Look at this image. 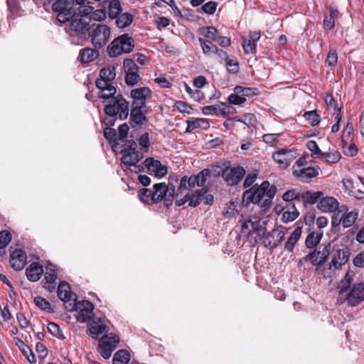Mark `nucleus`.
Segmentation results:
<instances>
[{"label": "nucleus", "instance_id": "nucleus-7", "mask_svg": "<svg viewBox=\"0 0 364 364\" xmlns=\"http://www.w3.org/2000/svg\"><path fill=\"white\" fill-rule=\"evenodd\" d=\"M134 39L128 34H122L114 38L108 46L107 53L113 58L119 56L123 53H130L134 48Z\"/></svg>", "mask_w": 364, "mask_h": 364}, {"label": "nucleus", "instance_id": "nucleus-61", "mask_svg": "<svg viewBox=\"0 0 364 364\" xmlns=\"http://www.w3.org/2000/svg\"><path fill=\"white\" fill-rule=\"evenodd\" d=\"M353 134V124L348 120L346 128L343 131V136H342V141L344 142L345 139H352L351 135Z\"/></svg>", "mask_w": 364, "mask_h": 364}, {"label": "nucleus", "instance_id": "nucleus-54", "mask_svg": "<svg viewBox=\"0 0 364 364\" xmlns=\"http://www.w3.org/2000/svg\"><path fill=\"white\" fill-rule=\"evenodd\" d=\"M242 48L246 54H255L257 52V43L251 42L250 40H243Z\"/></svg>", "mask_w": 364, "mask_h": 364}, {"label": "nucleus", "instance_id": "nucleus-40", "mask_svg": "<svg viewBox=\"0 0 364 364\" xmlns=\"http://www.w3.org/2000/svg\"><path fill=\"white\" fill-rule=\"evenodd\" d=\"M46 272L45 273L44 278L46 280V282L50 284H53L57 279V274L55 273V267L49 264L46 267Z\"/></svg>", "mask_w": 364, "mask_h": 364}, {"label": "nucleus", "instance_id": "nucleus-10", "mask_svg": "<svg viewBox=\"0 0 364 364\" xmlns=\"http://www.w3.org/2000/svg\"><path fill=\"white\" fill-rule=\"evenodd\" d=\"M75 0H56L52 5V9L57 13V20L64 23L69 21L75 14L73 5Z\"/></svg>", "mask_w": 364, "mask_h": 364}, {"label": "nucleus", "instance_id": "nucleus-2", "mask_svg": "<svg viewBox=\"0 0 364 364\" xmlns=\"http://www.w3.org/2000/svg\"><path fill=\"white\" fill-rule=\"evenodd\" d=\"M353 281V274L347 272L337 286V303L342 304L347 302L349 306L355 307L364 301V283L352 284Z\"/></svg>", "mask_w": 364, "mask_h": 364}, {"label": "nucleus", "instance_id": "nucleus-37", "mask_svg": "<svg viewBox=\"0 0 364 364\" xmlns=\"http://www.w3.org/2000/svg\"><path fill=\"white\" fill-rule=\"evenodd\" d=\"M198 41L201 46L203 53L206 55H210L211 54H215V51L218 49V46L213 44V42H210L209 41H204V38L200 37L198 38Z\"/></svg>", "mask_w": 364, "mask_h": 364}, {"label": "nucleus", "instance_id": "nucleus-47", "mask_svg": "<svg viewBox=\"0 0 364 364\" xmlns=\"http://www.w3.org/2000/svg\"><path fill=\"white\" fill-rule=\"evenodd\" d=\"M105 341H100L98 345V351L100 355L105 358L108 359L110 358L114 349L109 347V345L105 344Z\"/></svg>", "mask_w": 364, "mask_h": 364}, {"label": "nucleus", "instance_id": "nucleus-27", "mask_svg": "<svg viewBox=\"0 0 364 364\" xmlns=\"http://www.w3.org/2000/svg\"><path fill=\"white\" fill-rule=\"evenodd\" d=\"M210 127L208 120L204 118H197L192 121H187L186 133L194 132L196 129H208Z\"/></svg>", "mask_w": 364, "mask_h": 364}, {"label": "nucleus", "instance_id": "nucleus-29", "mask_svg": "<svg viewBox=\"0 0 364 364\" xmlns=\"http://www.w3.org/2000/svg\"><path fill=\"white\" fill-rule=\"evenodd\" d=\"M208 192V188L203 186L202 188L195 191V192L190 195L188 199V206L197 207L203 200V197Z\"/></svg>", "mask_w": 364, "mask_h": 364}, {"label": "nucleus", "instance_id": "nucleus-44", "mask_svg": "<svg viewBox=\"0 0 364 364\" xmlns=\"http://www.w3.org/2000/svg\"><path fill=\"white\" fill-rule=\"evenodd\" d=\"M306 147L308 148V149L311 151V156L314 159H318V158H321V155H323V152L321 151V149H319L317 143L314 141V140H311V141H309L307 143H306Z\"/></svg>", "mask_w": 364, "mask_h": 364}, {"label": "nucleus", "instance_id": "nucleus-63", "mask_svg": "<svg viewBox=\"0 0 364 364\" xmlns=\"http://www.w3.org/2000/svg\"><path fill=\"white\" fill-rule=\"evenodd\" d=\"M196 176L198 180L199 186L203 187L207 179L210 178L208 168L203 169L196 175Z\"/></svg>", "mask_w": 364, "mask_h": 364}, {"label": "nucleus", "instance_id": "nucleus-24", "mask_svg": "<svg viewBox=\"0 0 364 364\" xmlns=\"http://www.w3.org/2000/svg\"><path fill=\"white\" fill-rule=\"evenodd\" d=\"M323 196L321 191H306L301 192L300 201L306 207L308 205H314L318 203L321 197Z\"/></svg>", "mask_w": 364, "mask_h": 364}, {"label": "nucleus", "instance_id": "nucleus-20", "mask_svg": "<svg viewBox=\"0 0 364 364\" xmlns=\"http://www.w3.org/2000/svg\"><path fill=\"white\" fill-rule=\"evenodd\" d=\"M292 158V151L287 149H279L272 154V159L279 164L282 168H287L290 165Z\"/></svg>", "mask_w": 364, "mask_h": 364}, {"label": "nucleus", "instance_id": "nucleus-8", "mask_svg": "<svg viewBox=\"0 0 364 364\" xmlns=\"http://www.w3.org/2000/svg\"><path fill=\"white\" fill-rule=\"evenodd\" d=\"M152 197V201L155 203L163 200L164 205L168 208L175 198V188L173 185H166L165 183H155Z\"/></svg>", "mask_w": 364, "mask_h": 364}, {"label": "nucleus", "instance_id": "nucleus-49", "mask_svg": "<svg viewBox=\"0 0 364 364\" xmlns=\"http://www.w3.org/2000/svg\"><path fill=\"white\" fill-rule=\"evenodd\" d=\"M48 332L53 336L58 338H65L63 333L62 330L60 329L58 324L50 322L48 324Z\"/></svg>", "mask_w": 364, "mask_h": 364}, {"label": "nucleus", "instance_id": "nucleus-15", "mask_svg": "<svg viewBox=\"0 0 364 364\" xmlns=\"http://www.w3.org/2000/svg\"><path fill=\"white\" fill-rule=\"evenodd\" d=\"M245 170L242 166L226 167L224 180L228 186L237 185L245 176Z\"/></svg>", "mask_w": 364, "mask_h": 364}, {"label": "nucleus", "instance_id": "nucleus-17", "mask_svg": "<svg viewBox=\"0 0 364 364\" xmlns=\"http://www.w3.org/2000/svg\"><path fill=\"white\" fill-rule=\"evenodd\" d=\"M316 207L322 213H335L339 208V202L334 197L322 196Z\"/></svg>", "mask_w": 364, "mask_h": 364}, {"label": "nucleus", "instance_id": "nucleus-23", "mask_svg": "<svg viewBox=\"0 0 364 364\" xmlns=\"http://www.w3.org/2000/svg\"><path fill=\"white\" fill-rule=\"evenodd\" d=\"M294 176L299 178L303 182H309L312 178L318 175V171L314 167L309 166L301 169L294 168L292 172Z\"/></svg>", "mask_w": 364, "mask_h": 364}, {"label": "nucleus", "instance_id": "nucleus-5", "mask_svg": "<svg viewBox=\"0 0 364 364\" xmlns=\"http://www.w3.org/2000/svg\"><path fill=\"white\" fill-rule=\"evenodd\" d=\"M94 6H80L78 8L77 15L73 14V16L69 21L70 30L73 35L81 39H88L90 31V19L88 15L92 12Z\"/></svg>", "mask_w": 364, "mask_h": 364}, {"label": "nucleus", "instance_id": "nucleus-56", "mask_svg": "<svg viewBox=\"0 0 364 364\" xmlns=\"http://www.w3.org/2000/svg\"><path fill=\"white\" fill-rule=\"evenodd\" d=\"M160 161L158 160H155L153 158H147L143 161L144 168H147L150 171L156 172L159 165L160 164Z\"/></svg>", "mask_w": 364, "mask_h": 364}, {"label": "nucleus", "instance_id": "nucleus-28", "mask_svg": "<svg viewBox=\"0 0 364 364\" xmlns=\"http://www.w3.org/2000/svg\"><path fill=\"white\" fill-rule=\"evenodd\" d=\"M198 32L203 36L204 41L216 42L219 37V31L214 26H203L199 28Z\"/></svg>", "mask_w": 364, "mask_h": 364}, {"label": "nucleus", "instance_id": "nucleus-57", "mask_svg": "<svg viewBox=\"0 0 364 364\" xmlns=\"http://www.w3.org/2000/svg\"><path fill=\"white\" fill-rule=\"evenodd\" d=\"M217 6V2L210 1L203 4L201 6L200 9L205 14H207L208 15H213L215 12Z\"/></svg>", "mask_w": 364, "mask_h": 364}, {"label": "nucleus", "instance_id": "nucleus-32", "mask_svg": "<svg viewBox=\"0 0 364 364\" xmlns=\"http://www.w3.org/2000/svg\"><path fill=\"white\" fill-rule=\"evenodd\" d=\"M358 210H354L350 212L345 213L341 218V224L344 228L351 227L358 220Z\"/></svg>", "mask_w": 364, "mask_h": 364}, {"label": "nucleus", "instance_id": "nucleus-52", "mask_svg": "<svg viewBox=\"0 0 364 364\" xmlns=\"http://www.w3.org/2000/svg\"><path fill=\"white\" fill-rule=\"evenodd\" d=\"M202 112L205 115H220L221 114V105H208L202 109Z\"/></svg>", "mask_w": 364, "mask_h": 364}, {"label": "nucleus", "instance_id": "nucleus-30", "mask_svg": "<svg viewBox=\"0 0 364 364\" xmlns=\"http://www.w3.org/2000/svg\"><path fill=\"white\" fill-rule=\"evenodd\" d=\"M97 48H83L80 50L78 59L82 63H87L96 59L99 55Z\"/></svg>", "mask_w": 364, "mask_h": 364}, {"label": "nucleus", "instance_id": "nucleus-55", "mask_svg": "<svg viewBox=\"0 0 364 364\" xmlns=\"http://www.w3.org/2000/svg\"><path fill=\"white\" fill-rule=\"evenodd\" d=\"M11 233L7 230L0 232V249H5L11 240Z\"/></svg>", "mask_w": 364, "mask_h": 364}, {"label": "nucleus", "instance_id": "nucleus-46", "mask_svg": "<svg viewBox=\"0 0 364 364\" xmlns=\"http://www.w3.org/2000/svg\"><path fill=\"white\" fill-rule=\"evenodd\" d=\"M321 157L324 158L326 163L334 164L340 160L341 155L339 151H333L331 152H323Z\"/></svg>", "mask_w": 364, "mask_h": 364}, {"label": "nucleus", "instance_id": "nucleus-9", "mask_svg": "<svg viewBox=\"0 0 364 364\" xmlns=\"http://www.w3.org/2000/svg\"><path fill=\"white\" fill-rule=\"evenodd\" d=\"M110 37V29L105 24H92L90 26L88 38H91L95 48H102L107 43Z\"/></svg>", "mask_w": 364, "mask_h": 364}, {"label": "nucleus", "instance_id": "nucleus-58", "mask_svg": "<svg viewBox=\"0 0 364 364\" xmlns=\"http://www.w3.org/2000/svg\"><path fill=\"white\" fill-rule=\"evenodd\" d=\"M94 10V9H92ZM106 16V13L105 9H99L96 11H92V12L88 15V18L90 19V21L91 19L95 20V21H102Z\"/></svg>", "mask_w": 364, "mask_h": 364}, {"label": "nucleus", "instance_id": "nucleus-22", "mask_svg": "<svg viewBox=\"0 0 364 364\" xmlns=\"http://www.w3.org/2000/svg\"><path fill=\"white\" fill-rule=\"evenodd\" d=\"M43 274V267L38 262H32L26 269V275L30 282L38 281Z\"/></svg>", "mask_w": 364, "mask_h": 364}, {"label": "nucleus", "instance_id": "nucleus-53", "mask_svg": "<svg viewBox=\"0 0 364 364\" xmlns=\"http://www.w3.org/2000/svg\"><path fill=\"white\" fill-rule=\"evenodd\" d=\"M225 66L228 71L232 74H236L239 72V63L235 59H230V58L225 61Z\"/></svg>", "mask_w": 364, "mask_h": 364}, {"label": "nucleus", "instance_id": "nucleus-11", "mask_svg": "<svg viewBox=\"0 0 364 364\" xmlns=\"http://www.w3.org/2000/svg\"><path fill=\"white\" fill-rule=\"evenodd\" d=\"M58 298L64 303L65 309L73 311L76 309L77 295L71 291L70 285L65 282H61L58 287Z\"/></svg>", "mask_w": 364, "mask_h": 364}, {"label": "nucleus", "instance_id": "nucleus-13", "mask_svg": "<svg viewBox=\"0 0 364 364\" xmlns=\"http://www.w3.org/2000/svg\"><path fill=\"white\" fill-rule=\"evenodd\" d=\"M123 66L125 70V82L128 86H134L141 80L138 74L139 66L133 59H125Z\"/></svg>", "mask_w": 364, "mask_h": 364}, {"label": "nucleus", "instance_id": "nucleus-33", "mask_svg": "<svg viewBox=\"0 0 364 364\" xmlns=\"http://www.w3.org/2000/svg\"><path fill=\"white\" fill-rule=\"evenodd\" d=\"M322 237H323L322 231H317L316 232H310L307 235V237L306 238V241H305V245H306V247L309 248V249L315 247L317 245L319 244Z\"/></svg>", "mask_w": 364, "mask_h": 364}, {"label": "nucleus", "instance_id": "nucleus-42", "mask_svg": "<svg viewBox=\"0 0 364 364\" xmlns=\"http://www.w3.org/2000/svg\"><path fill=\"white\" fill-rule=\"evenodd\" d=\"M337 257L340 264L344 265L348 260L350 255V250L348 247L338 250L333 255Z\"/></svg>", "mask_w": 364, "mask_h": 364}, {"label": "nucleus", "instance_id": "nucleus-36", "mask_svg": "<svg viewBox=\"0 0 364 364\" xmlns=\"http://www.w3.org/2000/svg\"><path fill=\"white\" fill-rule=\"evenodd\" d=\"M115 23L118 28H124L129 26L133 21V16L129 13H123L114 18Z\"/></svg>", "mask_w": 364, "mask_h": 364}, {"label": "nucleus", "instance_id": "nucleus-31", "mask_svg": "<svg viewBox=\"0 0 364 364\" xmlns=\"http://www.w3.org/2000/svg\"><path fill=\"white\" fill-rule=\"evenodd\" d=\"M331 250V245L330 243L326 245L322 250H314L313 252H315L316 254L314 255V258H316L317 265L318 267H321L328 260L329 255Z\"/></svg>", "mask_w": 364, "mask_h": 364}, {"label": "nucleus", "instance_id": "nucleus-45", "mask_svg": "<svg viewBox=\"0 0 364 364\" xmlns=\"http://www.w3.org/2000/svg\"><path fill=\"white\" fill-rule=\"evenodd\" d=\"M112 126H105L104 128V136L109 141V143L116 144L117 141V132L114 129L112 128Z\"/></svg>", "mask_w": 364, "mask_h": 364}, {"label": "nucleus", "instance_id": "nucleus-48", "mask_svg": "<svg viewBox=\"0 0 364 364\" xmlns=\"http://www.w3.org/2000/svg\"><path fill=\"white\" fill-rule=\"evenodd\" d=\"M34 303L39 309L42 310L46 311L48 312L53 311L50 304L46 299L40 296L34 298Z\"/></svg>", "mask_w": 364, "mask_h": 364}, {"label": "nucleus", "instance_id": "nucleus-50", "mask_svg": "<svg viewBox=\"0 0 364 364\" xmlns=\"http://www.w3.org/2000/svg\"><path fill=\"white\" fill-rule=\"evenodd\" d=\"M255 91V88L245 87L240 85H237L234 88V92L237 94H240L243 97H245L246 96L255 95L257 94Z\"/></svg>", "mask_w": 364, "mask_h": 364}, {"label": "nucleus", "instance_id": "nucleus-62", "mask_svg": "<svg viewBox=\"0 0 364 364\" xmlns=\"http://www.w3.org/2000/svg\"><path fill=\"white\" fill-rule=\"evenodd\" d=\"M189 189L190 188L187 183V176H184L181 178L179 186L177 189L178 195H183V193L187 192L189 193Z\"/></svg>", "mask_w": 364, "mask_h": 364}, {"label": "nucleus", "instance_id": "nucleus-21", "mask_svg": "<svg viewBox=\"0 0 364 364\" xmlns=\"http://www.w3.org/2000/svg\"><path fill=\"white\" fill-rule=\"evenodd\" d=\"M87 327V331L93 337L108 331V327L100 318H92L89 321Z\"/></svg>", "mask_w": 364, "mask_h": 364}, {"label": "nucleus", "instance_id": "nucleus-41", "mask_svg": "<svg viewBox=\"0 0 364 364\" xmlns=\"http://www.w3.org/2000/svg\"><path fill=\"white\" fill-rule=\"evenodd\" d=\"M300 196L301 191L298 188H292L286 191L283 196L282 198L284 201L291 202L292 200L300 201Z\"/></svg>", "mask_w": 364, "mask_h": 364}, {"label": "nucleus", "instance_id": "nucleus-16", "mask_svg": "<svg viewBox=\"0 0 364 364\" xmlns=\"http://www.w3.org/2000/svg\"><path fill=\"white\" fill-rule=\"evenodd\" d=\"M130 96L133 100L132 107H144L146 100L151 96V90L147 87L136 88L131 91Z\"/></svg>", "mask_w": 364, "mask_h": 364}, {"label": "nucleus", "instance_id": "nucleus-26", "mask_svg": "<svg viewBox=\"0 0 364 364\" xmlns=\"http://www.w3.org/2000/svg\"><path fill=\"white\" fill-rule=\"evenodd\" d=\"M302 232V227L297 226L291 232V235L288 237L287 242L284 245V250L289 252H292L295 245L301 237Z\"/></svg>", "mask_w": 364, "mask_h": 364}, {"label": "nucleus", "instance_id": "nucleus-12", "mask_svg": "<svg viewBox=\"0 0 364 364\" xmlns=\"http://www.w3.org/2000/svg\"><path fill=\"white\" fill-rule=\"evenodd\" d=\"M94 304L88 300L76 301V309L73 311H77L76 319L80 323L90 321L94 318Z\"/></svg>", "mask_w": 364, "mask_h": 364}, {"label": "nucleus", "instance_id": "nucleus-38", "mask_svg": "<svg viewBox=\"0 0 364 364\" xmlns=\"http://www.w3.org/2000/svg\"><path fill=\"white\" fill-rule=\"evenodd\" d=\"M109 16L114 19L122 12V6L119 0H110L108 4Z\"/></svg>", "mask_w": 364, "mask_h": 364}, {"label": "nucleus", "instance_id": "nucleus-34", "mask_svg": "<svg viewBox=\"0 0 364 364\" xmlns=\"http://www.w3.org/2000/svg\"><path fill=\"white\" fill-rule=\"evenodd\" d=\"M16 345L30 363H36V357L32 350L23 341L18 339Z\"/></svg>", "mask_w": 364, "mask_h": 364}, {"label": "nucleus", "instance_id": "nucleus-1", "mask_svg": "<svg viewBox=\"0 0 364 364\" xmlns=\"http://www.w3.org/2000/svg\"><path fill=\"white\" fill-rule=\"evenodd\" d=\"M110 91L99 95L105 104V117L101 119L105 126H114L117 119H126L129 113V103L121 94Z\"/></svg>", "mask_w": 364, "mask_h": 364}, {"label": "nucleus", "instance_id": "nucleus-51", "mask_svg": "<svg viewBox=\"0 0 364 364\" xmlns=\"http://www.w3.org/2000/svg\"><path fill=\"white\" fill-rule=\"evenodd\" d=\"M100 341H105V344L109 345V347L114 350L117 344L119 342V338L118 336L111 333L110 336H102Z\"/></svg>", "mask_w": 364, "mask_h": 364}, {"label": "nucleus", "instance_id": "nucleus-60", "mask_svg": "<svg viewBox=\"0 0 364 364\" xmlns=\"http://www.w3.org/2000/svg\"><path fill=\"white\" fill-rule=\"evenodd\" d=\"M246 101V98L242 97L240 94L236 92L230 94L228 97V102L231 105H240Z\"/></svg>", "mask_w": 364, "mask_h": 364}, {"label": "nucleus", "instance_id": "nucleus-19", "mask_svg": "<svg viewBox=\"0 0 364 364\" xmlns=\"http://www.w3.org/2000/svg\"><path fill=\"white\" fill-rule=\"evenodd\" d=\"M139 106L132 107L130 110L129 123L132 128L137 126L141 127L144 123L148 122V118L142 112V109Z\"/></svg>", "mask_w": 364, "mask_h": 364}, {"label": "nucleus", "instance_id": "nucleus-14", "mask_svg": "<svg viewBox=\"0 0 364 364\" xmlns=\"http://www.w3.org/2000/svg\"><path fill=\"white\" fill-rule=\"evenodd\" d=\"M122 154H123L121 159L122 163L126 166L134 167V170L129 168L131 171H134L135 173L144 171L143 163L139 165L136 164L143 158V154L141 152L134 149L131 151Z\"/></svg>", "mask_w": 364, "mask_h": 364}, {"label": "nucleus", "instance_id": "nucleus-64", "mask_svg": "<svg viewBox=\"0 0 364 364\" xmlns=\"http://www.w3.org/2000/svg\"><path fill=\"white\" fill-rule=\"evenodd\" d=\"M328 66L334 67L338 62V55L336 50H330L326 60Z\"/></svg>", "mask_w": 364, "mask_h": 364}, {"label": "nucleus", "instance_id": "nucleus-3", "mask_svg": "<svg viewBox=\"0 0 364 364\" xmlns=\"http://www.w3.org/2000/svg\"><path fill=\"white\" fill-rule=\"evenodd\" d=\"M277 191L275 185H270L268 181H264L260 186L256 184L244 192L243 202L245 201L246 205L250 203L257 204L262 211L266 212L271 208Z\"/></svg>", "mask_w": 364, "mask_h": 364}, {"label": "nucleus", "instance_id": "nucleus-6", "mask_svg": "<svg viewBox=\"0 0 364 364\" xmlns=\"http://www.w3.org/2000/svg\"><path fill=\"white\" fill-rule=\"evenodd\" d=\"M116 77V68L113 65H107L100 70L99 77L96 80V87L100 90V92L113 91L117 92V89L114 86V80Z\"/></svg>", "mask_w": 364, "mask_h": 364}, {"label": "nucleus", "instance_id": "nucleus-35", "mask_svg": "<svg viewBox=\"0 0 364 364\" xmlns=\"http://www.w3.org/2000/svg\"><path fill=\"white\" fill-rule=\"evenodd\" d=\"M130 360V354L127 350L121 349L117 351L113 357V364H127Z\"/></svg>", "mask_w": 364, "mask_h": 364}, {"label": "nucleus", "instance_id": "nucleus-39", "mask_svg": "<svg viewBox=\"0 0 364 364\" xmlns=\"http://www.w3.org/2000/svg\"><path fill=\"white\" fill-rule=\"evenodd\" d=\"M154 194V191L149 188H142L139 191V198L141 202L147 205H151L155 203V202L152 201V196Z\"/></svg>", "mask_w": 364, "mask_h": 364}, {"label": "nucleus", "instance_id": "nucleus-25", "mask_svg": "<svg viewBox=\"0 0 364 364\" xmlns=\"http://www.w3.org/2000/svg\"><path fill=\"white\" fill-rule=\"evenodd\" d=\"M280 211L283 212L282 220L284 223L294 220L299 215L295 205L291 203L288 204L286 207H282Z\"/></svg>", "mask_w": 364, "mask_h": 364}, {"label": "nucleus", "instance_id": "nucleus-43", "mask_svg": "<svg viewBox=\"0 0 364 364\" xmlns=\"http://www.w3.org/2000/svg\"><path fill=\"white\" fill-rule=\"evenodd\" d=\"M303 116L312 127L317 125L321 121V117L316 110L305 112Z\"/></svg>", "mask_w": 364, "mask_h": 364}, {"label": "nucleus", "instance_id": "nucleus-4", "mask_svg": "<svg viewBox=\"0 0 364 364\" xmlns=\"http://www.w3.org/2000/svg\"><path fill=\"white\" fill-rule=\"evenodd\" d=\"M281 229L274 228L271 231H267V229L263 226L259 220L252 221L251 227L252 235L256 234L259 240L264 239V243L265 247L269 250H274L281 245L285 240V232Z\"/></svg>", "mask_w": 364, "mask_h": 364}, {"label": "nucleus", "instance_id": "nucleus-18", "mask_svg": "<svg viewBox=\"0 0 364 364\" xmlns=\"http://www.w3.org/2000/svg\"><path fill=\"white\" fill-rule=\"evenodd\" d=\"M27 262V255L21 249H15L10 254L11 267L16 271L22 270Z\"/></svg>", "mask_w": 364, "mask_h": 364}, {"label": "nucleus", "instance_id": "nucleus-59", "mask_svg": "<svg viewBox=\"0 0 364 364\" xmlns=\"http://www.w3.org/2000/svg\"><path fill=\"white\" fill-rule=\"evenodd\" d=\"M208 171L210 177L213 176L217 178L222 176L224 178V174L225 173V168H223L217 165L212 166L208 168Z\"/></svg>", "mask_w": 364, "mask_h": 364}]
</instances>
